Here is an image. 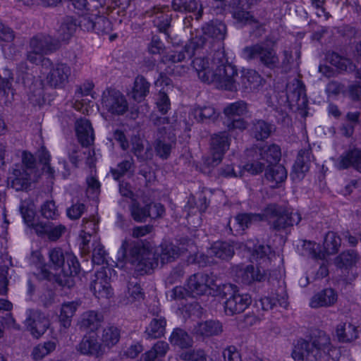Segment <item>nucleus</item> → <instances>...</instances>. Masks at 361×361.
Listing matches in <instances>:
<instances>
[{
    "label": "nucleus",
    "mask_w": 361,
    "mask_h": 361,
    "mask_svg": "<svg viewBox=\"0 0 361 361\" xmlns=\"http://www.w3.org/2000/svg\"><path fill=\"white\" fill-rule=\"evenodd\" d=\"M213 296H219L226 300L224 311L228 315H233L244 312L252 302L250 295L240 293L237 286L231 283L216 286Z\"/></svg>",
    "instance_id": "423d86ee"
},
{
    "label": "nucleus",
    "mask_w": 361,
    "mask_h": 361,
    "mask_svg": "<svg viewBox=\"0 0 361 361\" xmlns=\"http://www.w3.org/2000/svg\"><path fill=\"white\" fill-rule=\"evenodd\" d=\"M202 32L204 35H207L217 40L224 39L227 28L226 25L218 20H211L202 27Z\"/></svg>",
    "instance_id": "f704fd0d"
},
{
    "label": "nucleus",
    "mask_w": 361,
    "mask_h": 361,
    "mask_svg": "<svg viewBox=\"0 0 361 361\" xmlns=\"http://www.w3.org/2000/svg\"><path fill=\"white\" fill-rule=\"evenodd\" d=\"M44 56L41 52H35L34 49H29L26 54V59L33 64H37L40 62L43 68H49L51 66V61L49 58L44 57Z\"/></svg>",
    "instance_id": "13d9d810"
},
{
    "label": "nucleus",
    "mask_w": 361,
    "mask_h": 361,
    "mask_svg": "<svg viewBox=\"0 0 361 361\" xmlns=\"http://www.w3.org/2000/svg\"><path fill=\"white\" fill-rule=\"evenodd\" d=\"M49 267L61 271L55 275L43 267L40 271L42 278L49 281L54 279L62 287H73L75 283L74 277L80 271V264L77 257L73 253L64 252L57 247L49 251Z\"/></svg>",
    "instance_id": "f03ea898"
},
{
    "label": "nucleus",
    "mask_w": 361,
    "mask_h": 361,
    "mask_svg": "<svg viewBox=\"0 0 361 361\" xmlns=\"http://www.w3.org/2000/svg\"><path fill=\"white\" fill-rule=\"evenodd\" d=\"M176 143V135L169 133L166 127L159 128L154 142L156 154L161 159H167L171 154L173 145Z\"/></svg>",
    "instance_id": "2eb2a0df"
},
{
    "label": "nucleus",
    "mask_w": 361,
    "mask_h": 361,
    "mask_svg": "<svg viewBox=\"0 0 361 361\" xmlns=\"http://www.w3.org/2000/svg\"><path fill=\"white\" fill-rule=\"evenodd\" d=\"M311 158L312 151L310 147L298 152L297 159L293 166V172L290 173L293 180H300L304 177V174L309 171Z\"/></svg>",
    "instance_id": "6ab92c4d"
},
{
    "label": "nucleus",
    "mask_w": 361,
    "mask_h": 361,
    "mask_svg": "<svg viewBox=\"0 0 361 361\" xmlns=\"http://www.w3.org/2000/svg\"><path fill=\"white\" fill-rule=\"evenodd\" d=\"M331 345L329 336L323 331L317 330L309 340H298L292 352L295 361H317L325 354Z\"/></svg>",
    "instance_id": "20e7f679"
},
{
    "label": "nucleus",
    "mask_w": 361,
    "mask_h": 361,
    "mask_svg": "<svg viewBox=\"0 0 361 361\" xmlns=\"http://www.w3.org/2000/svg\"><path fill=\"white\" fill-rule=\"evenodd\" d=\"M336 335L340 341L350 342L357 338V330L350 323H344L338 325Z\"/></svg>",
    "instance_id": "49530a36"
},
{
    "label": "nucleus",
    "mask_w": 361,
    "mask_h": 361,
    "mask_svg": "<svg viewBox=\"0 0 361 361\" xmlns=\"http://www.w3.org/2000/svg\"><path fill=\"white\" fill-rule=\"evenodd\" d=\"M9 177L11 188L17 191L27 189L39 177L35 157L27 151L22 153V165L16 166Z\"/></svg>",
    "instance_id": "39448f33"
},
{
    "label": "nucleus",
    "mask_w": 361,
    "mask_h": 361,
    "mask_svg": "<svg viewBox=\"0 0 361 361\" xmlns=\"http://www.w3.org/2000/svg\"><path fill=\"white\" fill-rule=\"evenodd\" d=\"M33 228L38 235H47L51 241L57 240L66 231V226L62 224L55 225L42 221L33 225Z\"/></svg>",
    "instance_id": "412c9836"
},
{
    "label": "nucleus",
    "mask_w": 361,
    "mask_h": 361,
    "mask_svg": "<svg viewBox=\"0 0 361 361\" xmlns=\"http://www.w3.org/2000/svg\"><path fill=\"white\" fill-rule=\"evenodd\" d=\"M256 159L251 162L246 164L244 166V169L247 172L252 175H257L262 173L265 169H267L266 163L262 160L259 159V157L255 154Z\"/></svg>",
    "instance_id": "680f3d73"
},
{
    "label": "nucleus",
    "mask_w": 361,
    "mask_h": 361,
    "mask_svg": "<svg viewBox=\"0 0 361 361\" xmlns=\"http://www.w3.org/2000/svg\"><path fill=\"white\" fill-rule=\"evenodd\" d=\"M185 361H207L206 354L202 350H193L181 354Z\"/></svg>",
    "instance_id": "338daca9"
},
{
    "label": "nucleus",
    "mask_w": 361,
    "mask_h": 361,
    "mask_svg": "<svg viewBox=\"0 0 361 361\" xmlns=\"http://www.w3.org/2000/svg\"><path fill=\"white\" fill-rule=\"evenodd\" d=\"M120 336V329L114 325L109 324L102 330V341L105 346L110 348L119 341Z\"/></svg>",
    "instance_id": "de8ad7c7"
},
{
    "label": "nucleus",
    "mask_w": 361,
    "mask_h": 361,
    "mask_svg": "<svg viewBox=\"0 0 361 361\" xmlns=\"http://www.w3.org/2000/svg\"><path fill=\"white\" fill-rule=\"evenodd\" d=\"M60 39L45 33H37L32 37L28 42L29 49L44 55L52 54L59 49Z\"/></svg>",
    "instance_id": "4468645a"
},
{
    "label": "nucleus",
    "mask_w": 361,
    "mask_h": 361,
    "mask_svg": "<svg viewBox=\"0 0 361 361\" xmlns=\"http://www.w3.org/2000/svg\"><path fill=\"white\" fill-rule=\"evenodd\" d=\"M192 64L202 82L215 83L219 88L226 90L237 91L238 71L228 62L223 49L214 52L212 68L209 66L208 59L204 57L195 58Z\"/></svg>",
    "instance_id": "f257e3e1"
},
{
    "label": "nucleus",
    "mask_w": 361,
    "mask_h": 361,
    "mask_svg": "<svg viewBox=\"0 0 361 361\" xmlns=\"http://www.w3.org/2000/svg\"><path fill=\"white\" fill-rule=\"evenodd\" d=\"M228 133H233L234 131L243 132L246 130L248 126V122L242 116L238 118H227L224 122Z\"/></svg>",
    "instance_id": "5fc2aeb1"
},
{
    "label": "nucleus",
    "mask_w": 361,
    "mask_h": 361,
    "mask_svg": "<svg viewBox=\"0 0 361 361\" xmlns=\"http://www.w3.org/2000/svg\"><path fill=\"white\" fill-rule=\"evenodd\" d=\"M101 108L111 116H119L128 111V103L119 90L109 87L102 94Z\"/></svg>",
    "instance_id": "1a4fd4ad"
},
{
    "label": "nucleus",
    "mask_w": 361,
    "mask_h": 361,
    "mask_svg": "<svg viewBox=\"0 0 361 361\" xmlns=\"http://www.w3.org/2000/svg\"><path fill=\"white\" fill-rule=\"evenodd\" d=\"M300 58V46L295 44L292 47L285 49L282 52V59L279 61V68L285 73L291 70L295 61Z\"/></svg>",
    "instance_id": "2f4dec72"
},
{
    "label": "nucleus",
    "mask_w": 361,
    "mask_h": 361,
    "mask_svg": "<svg viewBox=\"0 0 361 361\" xmlns=\"http://www.w3.org/2000/svg\"><path fill=\"white\" fill-rule=\"evenodd\" d=\"M129 209L132 218L137 222H145L149 216L147 204L141 207L136 200H133Z\"/></svg>",
    "instance_id": "864d4df0"
},
{
    "label": "nucleus",
    "mask_w": 361,
    "mask_h": 361,
    "mask_svg": "<svg viewBox=\"0 0 361 361\" xmlns=\"http://www.w3.org/2000/svg\"><path fill=\"white\" fill-rule=\"evenodd\" d=\"M326 59L341 72L352 73L355 70V65L349 59L343 57L336 52L328 53Z\"/></svg>",
    "instance_id": "c9c22d12"
},
{
    "label": "nucleus",
    "mask_w": 361,
    "mask_h": 361,
    "mask_svg": "<svg viewBox=\"0 0 361 361\" xmlns=\"http://www.w3.org/2000/svg\"><path fill=\"white\" fill-rule=\"evenodd\" d=\"M41 214L47 219H55L58 216V210L53 200L45 202L41 207Z\"/></svg>",
    "instance_id": "052dcab7"
},
{
    "label": "nucleus",
    "mask_w": 361,
    "mask_h": 361,
    "mask_svg": "<svg viewBox=\"0 0 361 361\" xmlns=\"http://www.w3.org/2000/svg\"><path fill=\"white\" fill-rule=\"evenodd\" d=\"M341 238L334 232L329 231L326 233L324 242V253L326 255H334L338 252L341 245Z\"/></svg>",
    "instance_id": "09e8293b"
},
{
    "label": "nucleus",
    "mask_w": 361,
    "mask_h": 361,
    "mask_svg": "<svg viewBox=\"0 0 361 361\" xmlns=\"http://www.w3.org/2000/svg\"><path fill=\"white\" fill-rule=\"evenodd\" d=\"M192 114L200 123L214 122L219 117V113L212 106L196 107L192 110Z\"/></svg>",
    "instance_id": "ea45409f"
},
{
    "label": "nucleus",
    "mask_w": 361,
    "mask_h": 361,
    "mask_svg": "<svg viewBox=\"0 0 361 361\" xmlns=\"http://www.w3.org/2000/svg\"><path fill=\"white\" fill-rule=\"evenodd\" d=\"M103 321V315L96 311L90 310L84 312L78 322L80 329L94 331L97 329Z\"/></svg>",
    "instance_id": "bb28decb"
},
{
    "label": "nucleus",
    "mask_w": 361,
    "mask_h": 361,
    "mask_svg": "<svg viewBox=\"0 0 361 361\" xmlns=\"http://www.w3.org/2000/svg\"><path fill=\"white\" fill-rule=\"evenodd\" d=\"M357 259V255L353 250L342 252L335 259V264L338 268H348L353 266Z\"/></svg>",
    "instance_id": "8fccbe9b"
},
{
    "label": "nucleus",
    "mask_w": 361,
    "mask_h": 361,
    "mask_svg": "<svg viewBox=\"0 0 361 361\" xmlns=\"http://www.w3.org/2000/svg\"><path fill=\"white\" fill-rule=\"evenodd\" d=\"M45 80L51 88L62 89L68 83L71 76V68L65 63H57L49 67Z\"/></svg>",
    "instance_id": "f8f14e48"
},
{
    "label": "nucleus",
    "mask_w": 361,
    "mask_h": 361,
    "mask_svg": "<svg viewBox=\"0 0 361 361\" xmlns=\"http://www.w3.org/2000/svg\"><path fill=\"white\" fill-rule=\"evenodd\" d=\"M133 166V159L125 160L118 164L117 169H112L111 173L116 180H118L126 173H127Z\"/></svg>",
    "instance_id": "0e129e2a"
},
{
    "label": "nucleus",
    "mask_w": 361,
    "mask_h": 361,
    "mask_svg": "<svg viewBox=\"0 0 361 361\" xmlns=\"http://www.w3.org/2000/svg\"><path fill=\"white\" fill-rule=\"evenodd\" d=\"M118 254L119 259L130 264L140 275L148 274L158 267V257L148 243L124 240Z\"/></svg>",
    "instance_id": "7ed1b4c3"
},
{
    "label": "nucleus",
    "mask_w": 361,
    "mask_h": 361,
    "mask_svg": "<svg viewBox=\"0 0 361 361\" xmlns=\"http://www.w3.org/2000/svg\"><path fill=\"white\" fill-rule=\"evenodd\" d=\"M274 130V126L262 119H255L252 121L251 135L257 140L267 139Z\"/></svg>",
    "instance_id": "cd10ccee"
},
{
    "label": "nucleus",
    "mask_w": 361,
    "mask_h": 361,
    "mask_svg": "<svg viewBox=\"0 0 361 361\" xmlns=\"http://www.w3.org/2000/svg\"><path fill=\"white\" fill-rule=\"evenodd\" d=\"M302 254L315 259L324 258V253L319 250V245L311 241H304Z\"/></svg>",
    "instance_id": "3c124183"
},
{
    "label": "nucleus",
    "mask_w": 361,
    "mask_h": 361,
    "mask_svg": "<svg viewBox=\"0 0 361 361\" xmlns=\"http://www.w3.org/2000/svg\"><path fill=\"white\" fill-rule=\"evenodd\" d=\"M157 107L159 112L166 114L171 106L170 99L164 92L159 91L156 102Z\"/></svg>",
    "instance_id": "69168bd1"
},
{
    "label": "nucleus",
    "mask_w": 361,
    "mask_h": 361,
    "mask_svg": "<svg viewBox=\"0 0 361 361\" xmlns=\"http://www.w3.org/2000/svg\"><path fill=\"white\" fill-rule=\"evenodd\" d=\"M86 210L83 203L76 202L66 209L67 216L71 220H77L81 217Z\"/></svg>",
    "instance_id": "e2e57ef3"
},
{
    "label": "nucleus",
    "mask_w": 361,
    "mask_h": 361,
    "mask_svg": "<svg viewBox=\"0 0 361 361\" xmlns=\"http://www.w3.org/2000/svg\"><path fill=\"white\" fill-rule=\"evenodd\" d=\"M82 304L80 300L65 302L61 305L59 322L64 329H68L71 325L72 317L77 309Z\"/></svg>",
    "instance_id": "72a5a7b5"
},
{
    "label": "nucleus",
    "mask_w": 361,
    "mask_h": 361,
    "mask_svg": "<svg viewBox=\"0 0 361 361\" xmlns=\"http://www.w3.org/2000/svg\"><path fill=\"white\" fill-rule=\"evenodd\" d=\"M247 104L243 100L228 104L224 107L223 113L227 118H235V116H243L248 113Z\"/></svg>",
    "instance_id": "c03bdc74"
},
{
    "label": "nucleus",
    "mask_w": 361,
    "mask_h": 361,
    "mask_svg": "<svg viewBox=\"0 0 361 361\" xmlns=\"http://www.w3.org/2000/svg\"><path fill=\"white\" fill-rule=\"evenodd\" d=\"M194 330L197 335L203 337H209L221 334L223 326L217 320H207L198 323Z\"/></svg>",
    "instance_id": "7c9ffc66"
},
{
    "label": "nucleus",
    "mask_w": 361,
    "mask_h": 361,
    "mask_svg": "<svg viewBox=\"0 0 361 361\" xmlns=\"http://www.w3.org/2000/svg\"><path fill=\"white\" fill-rule=\"evenodd\" d=\"M206 41V38L204 36H196L192 37L184 47L188 58L190 59L195 54V51L196 49L202 48L205 44Z\"/></svg>",
    "instance_id": "bf43d9fd"
},
{
    "label": "nucleus",
    "mask_w": 361,
    "mask_h": 361,
    "mask_svg": "<svg viewBox=\"0 0 361 361\" xmlns=\"http://www.w3.org/2000/svg\"><path fill=\"white\" fill-rule=\"evenodd\" d=\"M90 288L98 299H108L113 295L110 278L104 271H97L93 275Z\"/></svg>",
    "instance_id": "dca6fc26"
},
{
    "label": "nucleus",
    "mask_w": 361,
    "mask_h": 361,
    "mask_svg": "<svg viewBox=\"0 0 361 361\" xmlns=\"http://www.w3.org/2000/svg\"><path fill=\"white\" fill-rule=\"evenodd\" d=\"M75 132L79 142L83 147H87L94 142V131L89 120L78 119L75 125Z\"/></svg>",
    "instance_id": "4be33fe9"
},
{
    "label": "nucleus",
    "mask_w": 361,
    "mask_h": 361,
    "mask_svg": "<svg viewBox=\"0 0 361 361\" xmlns=\"http://www.w3.org/2000/svg\"><path fill=\"white\" fill-rule=\"evenodd\" d=\"M353 167L356 171L361 173V151L357 149L350 150L341 155L339 158L338 167L340 169H345Z\"/></svg>",
    "instance_id": "c85d7f7f"
},
{
    "label": "nucleus",
    "mask_w": 361,
    "mask_h": 361,
    "mask_svg": "<svg viewBox=\"0 0 361 361\" xmlns=\"http://www.w3.org/2000/svg\"><path fill=\"white\" fill-rule=\"evenodd\" d=\"M79 27L85 31H93L99 35H108L112 30L111 21L104 14L85 13L80 16Z\"/></svg>",
    "instance_id": "9d476101"
},
{
    "label": "nucleus",
    "mask_w": 361,
    "mask_h": 361,
    "mask_svg": "<svg viewBox=\"0 0 361 361\" xmlns=\"http://www.w3.org/2000/svg\"><path fill=\"white\" fill-rule=\"evenodd\" d=\"M150 83L141 75H138L134 80L133 86L128 96L137 102H142L149 92Z\"/></svg>",
    "instance_id": "a878e982"
},
{
    "label": "nucleus",
    "mask_w": 361,
    "mask_h": 361,
    "mask_svg": "<svg viewBox=\"0 0 361 361\" xmlns=\"http://www.w3.org/2000/svg\"><path fill=\"white\" fill-rule=\"evenodd\" d=\"M264 176L267 180L275 184L273 187H276L279 183L285 181L287 178V171L283 166L276 163L271 166H267Z\"/></svg>",
    "instance_id": "e433bc0d"
},
{
    "label": "nucleus",
    "mask_w": 361,
    "mask_h": 361,
    "mask_svg": "<svg viewBox=\"0 0 361 361\" xmlns=\"http://www.w3.org/2000/svg\"><path fill=\"white\" fill-rule=\"evenodd\" d=\"M158 259H160L162 264L174 261L180 255V248L173 243H162L160 246V252H156Z\"/></svg>",
    "instance_id": "4c0bfd02"
},
{
    "label": "nucleus",
    "mask_w": 361,
    "mask_h": 361,
    "mask_svg": "<svg viewBox=\"0 0 361 361\" xmlns=\"http://www.w3.org/2000/svg\"><path fill=\"white\" fill-rule=\"evenodd\" d=\"M56 346V344L54 341H47L42 344H39L33 348L32 355L35 360H40L54 351Z\"/></svg>",
    "instance_id": "4d7b16f0"
},
{
    "label": "nucleus",
    "mask_w": 361,
    "mask_h": 361,
    "mask_svg": "<svg viewBox=\"0 0 361 361\" xmlns=\"http://www.w3.org/2000/svg\"><path fill=\"white\" fill-rule=\"evenodd\" d=\"M262 82L260 75L255 70L244 71L240 78V83L244 90H253L257 89Z\"/></svg>",
    "instance_id": "a19ab883"
},
{
    "label": "nucleus",
    "mask_w": 361,
    "mask_h": 361,
    "mask_svg": "<svg viewBox=\"0 0 361 361\" xmlns=\"http://www.w3.org/2000/svg\"><path fill=\"white\" fill-rule=\"evenodd\" d=\"M169 341L172 345L180 348L191 347L192 344V338L185 330L180 328H176L173 331Z\"/></svg>",
    "instance_id": "a18cd8bd"
},
{
    "label": "nucleus",
    "mask_w": 361,
    "mask_h": 361,
    "mask_svg": "<svg viewBox=\"0 0 361 361\" xmlns=\"http://www.w3.org/2000/svg\"><path fill=\"white\" fill-rule=\"evenodd\" d=\"M92 261L97 265H102L106 262V252L100 242L95 241L92 243Z\"/></svg>",
    "instance_id": "6e6d98bb"
},
{
    "label": "nucleus",
    "mask_w": 361,
    "mask_h": 361,
    "mask_svg": "<svg viewBox=\"0 0 361 361\" xmlns=\"http://www.w3.org/2000/svg\"><path fill=\"white\" fill-rule=\"evenodd\" d=\"M171 7L175 11L193 13L197 20H200L203 14L202 4L196 0H173Z\"/></svg>",
    "instance_id": "b1692460"
},
{
    "label": "nucleus",
    "mask_w": 361,
    "mask_h": 361,
    "mask_svg": "<svg viewBox=\"0 0 361 361\" xmlns=\"http://www.w3.org/2000/svg\"><path fill=\"white\" fill-rule=\"evenodd\" d=\"M271 222V228L280 231L286 228L298 224L300 220V215L298 213L289 212L284 207L276 204L267 205L264 209V219Z\"/></svg>",
    "instance_id": "6e6552de"
},
{
    "label": "nucleus",
    "mask_w": 361,
    "mask_h": 361,
    "mask_svg": "<svg viewBox=\"0 0 361 361\" xmlns=\"http://www.w3.org/2000/svg\"><path fill=\"white\" fill-rule=\"evenodd\" d=\"M230 144L231 137L227 131H221L212 135L210 139L212 158L208 164L212 166L219 164L226 152L228 150Z\"/></svg>",
    "instance_id": "ddd939ff"
},
{
    "label": "nucleus",
    "mask_w": 361,
    "mask_h": 361,
    "mask_svg": "<svg viewBox=\"0 0 361 361\" xmlns=\"http://www.w3.org/2000/svg\"><path fill=\"white\" fill-rule=\"evenodd\" d=\"M217 285L214 280L207 274L197 273L190 276L188 280L187 287L192 297H197L204 295H213Z\"/></svg>",
    "instance_id": "9b49d317"
},
{
    "label": "nucleus",
    "mask_w": 361,
    "mask_h": 361,
    "mask_svg": "<svg viewBox=\"0 0 361 361\" xmlns=\"http://www.w3.org/2000/svg\"><path fill=\"white\" fill-rule=\"evenodd\" d=\"M30 334L36 338L43 335L49 326V321L45 315L37 310H30L25 320Z\"/></svg>",
    "instance_id": "f3484780"
},
{
    "label": "nucleus",
    "mask_w": 361,
    "mask_h": 361,
    "mask_svg": "<svg viewBox=\"0 0 361 361\" xmlns=\"http://www.w3.org/2000/svg\"><path fill=\"white\" fill-rule=\"evenodd\" d=\"M76 349L81 354L99 357L104 355V347L94 336H84Z\"/></svg>",
    "instance_id": "aec40b11"
},
{
    "label": "nucleus",
    "mask_w": 361,
    "mask_h": 361,
    "mask_svg": "<svg viewBox=\"0 0 361 361\" xmlns=\"http://www.w3.org/2000/svg\"><path fill=\"white\" fill-rule=\"evenodd\" d=\"M209 253L219 259L228 260L234 255V246L230 242L216 241L211 246Z\"/></svg>",
    "instance_id": "473e14b6"
},
{
    "label": "nucleus",
    "mask_w": 361,
    "mask_h": 361,
    "mask_svg": "<svg viewBox=\"0 0 361 361\" xmlns=\"http://www.w3.org/2000/svg\"><path fill=\"white\" fill-rule=\"evenodd\" d=\"M145 15L148 17L155 16L153 23L160 32H166L170 26L171 16L161 11L160 7L154 6L147 10Z\"/></svg>",
    "instance_id": "c756f323"
},
{
    "label": "nucleus",
    "mask_w": 361,
    "mask_h": 361,
    "mask_svg": "<svg viewBox=\"0 0 361 361\" xmlns=\"http://www.w3.org/2000/svg\"><path fill=\"white\" fill-rule=\"evenodd\" d=\"M77 28V23L72 16H66L63 18L57 30L59 38L61 41H68L73 35Z\"/></svg>",
    "instance_id": "79ce46f5"
},
{
    "label": "nucleus",
    "mask_w": 361,
    "mask_h": 361,
    "mask_svg": "<svg viewBox=\"0 0 361 361\" xmlns=\"http://www.w3.org/2000/svg\"><path fill=\"white\" fill-rule=\"evenodd\" d=\"M264 220V213H240L238 214L234 219L235 224L238 226L240 231H245L252 225L259 223Z\"/></svg>",
    "instance_id": "58836bf2"
},
{
    "label": "nucleus",
    "mask_w": 361,
    "mask_h": 361,
    "mask_svg": "<svg viewBox=\"0 0 361 361\" xmlns=\"http://www.w3.org/2000/svg\"><path fill=\"white\" fill-rule=\"evenodd\" d=\"M286 300V294H283L280 298H277L266 297L260 299L257 305V307L261 306L263 310L268 311L272 310L276 305V303H279L281 306L286 307L287 305Z\"/></svg>",
    "instance_id": "603ef678"
},
{
    "label": "nucleus",
    "mask_w": 361,
    "mask_h": 361,
    "mask_svg": "<svg viewBox=\"0 0 361 361\" xmlns=\"http://www.w3.org/2000/svg\"><path fill=\"white\" fill-rule=\"evenodd\" d=\"M337 298V293L334 289L325 288L312 297L310 305L312 308L330 307L336 302Z\"/></svg>",
    "instance_id": "5701e85b"
},
{
    "label": "nucleus",
    "mask_w": 361,
    "mask_h": 361,
    "mask_svg": "<svg viewBox=\"0 0 361 361\" xmlns=\"http://www.w3.org/2000/svg\"><path fill=\"white\" fill-rule=\"evenodd\" d=\"M166 321L164 317L157 315L152 319L148 327L146 329V333L152 338H158L164 336L165 333Z\"/></svg>",
    "instance_id": "37998d69"
},
{
    "label": "nucleus",
    "mask_w": 361,
    "mask_h": 361,
    "mask_svg": "<svg viewBox=\"0 0 361 361\" xmlns=\"http://www.w3.org/2000/svg\"><path fill=\"white\" fill-rule=\"evenodd\" d=\"M243 54L247 61L255 60L259 66L274 70L279 68V58L275 49V42H262L245 47Z\"/></svg>",
    "instance_id": "0eeeda50"
},
{
    "label": "nucleus",
    "mask_w": 361,
    "mask_h": 361,
    "mask_svg": "<svg viewBox=\"0 0 361 361\" xmlns=\"http://www.w3.org/2000/svg\"><path fill=\"white\" fill-rule=\"evenodd\" d=\"M271 255V249L270 246L259 245L255 247L252 255L256 259H264L265 262H269Z\"/></svg>",
    "instance_id": "774afa93"
},
{
    "label": "nucleus",
    "mask_w": 361,
    "mask_h": 361,
    "mask_svg": "<svg viewBox=\"0 0 361 361\" xmlns=\"http://www.w3.org/2000/svg\"><path fill=\"white\" fill-rule=\"evenodd\" d=\"M305 85L301 80L294 78L286 85L287 101L298 108H303L307 105V99L305 94Z\"/></svg>",
    "instance_id": "a211bd4d"
},
{
    "label": "nucleus",
    "mask_w": 361,
    "mask_h": 361,
    "mask_svg": "<svg viewBox=\"0 0 361 361\" xmlns=\"http://www.w3.org/2000/svg\"><path fill=\"white\" fill-rule=\"evenodd\" d=\"M255 153L259 157V159L266 163L267 166L276 164L280 160L281 156L280 147L274 144L269 146L257 147Z\"/></svg>",
    "instance_id": "393cba45"
}]
</instances>
